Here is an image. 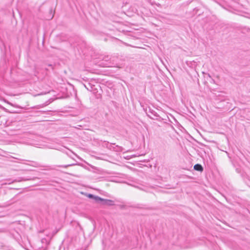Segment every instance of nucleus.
Here are the masks:
<instances>
[{"label": "nucleus", "instance_id": "nucleus-3", "mask_svg": "<svg viewBox=\"0 0 250 250\" xmlns=\"http://www.w3.org/2000/svg\"><path fill=\"white\" fill-rule=\"evenodd\" d=\"M86 196L87 197L90 199H93L96 203H99L100 200H102V198H101L100 197L93 195L92 194H87Z\"/></svg>", "mask_w": 250, "mask_h": 250}, {"label": "nucleus", "instance_id": "nucleus-8", "mask_svg": "<svg viewBox=\"0 0 250 250\" xmlns=\"http://www.w3.org/2000/svg\"><path fill=\"white\" fill-rule=\"evenodd\" d=\"M53 17V15H52L51 16V19H52Z\"/></svg>", "mask_w": 250, "mask_h": 250}, {"label": "nucleus", "instance_id": "nucleus-4", "mask_svg": "<svg viewBox=\"0 0 250 250\" xmlns=\"http://www.w3.org/2000/svg\"><path fill=\"white\" fill-rule=\"evenodd\" d=\"M194 169L198 171H202L203 170V167L199 164H197L194 166Z\"/></svg>", "mask_w": 250, "mask_h": 250}, {"label": "nucleus", "instance_id": "nucleus-6", "mask_svg": "<svg viewBox=\"0 0 250 250\" xmlns=\"http://www.w3.org/2000/svg\"><path fill=\"white\" fill-rule=\"evenodd\" d=\"M116 146L118 147V149H117L118 151H123V148L122 147L119 146Z\"/></svg>", "mask_w": 250, "mask_h": 250}, {"label": "nucleus", "instance_id": "nucleus-2", "mask_svg": "<svg viewBox=\"0 0 250 250\" xmlns=\"http://www.w3.org/2000/svg\"><path fill=\"white\" fill-rule=\"evenodd\" d=\"M99 203L103 205L113 206L114 205V202L112 200L103 198H102Z\"/></svg>", "mask_w": 250, "mask_h": 250}, {"label": "nucleus", "instance_id": "nucleus-5", "mask_svg": "<svg viewBox=\"0 0 250 250\" xmlns=\"http://www.w3.org/2000/svg\"><path fill=\"white\" fill-rule=\"evenodd\" d=\"M73 165H74V164H69V165H64V166H60L59 167L66 168L68 167H70V166H72Z\"/></svg>", "mask_w": 250, "mask_h": 250}, {"label": "nucleus", "instance_id": "nucleus-1", "mask_svg": "<svg viewBox=\"0 0 250 250\" xmlns=\"http://www.w3.org/2000/svg\"><path fill=\"white\" fill-rule=\"evenodd\" d=\"M148 116L152 119H157L159 117V114L154 110L149 109L148 112L147 113Z\"/></svg>", "mask_w": 250, "mask_h": 250}, {"label": "nucleus", "instance_id": "nucleus-7", "mask_svg": "<svg viewBox=\"0 0 250 250\" xmlns=\"http://www.w3.org/2000/svg\"><path fill=\"white\" fill-rule=\"evenodd\" d=\"M48 241V239H45V238L42 239V242L46 243V244L47 243Z\"/></svg>", "mask_w": 250, "mask_h": 250}]
</instances>
